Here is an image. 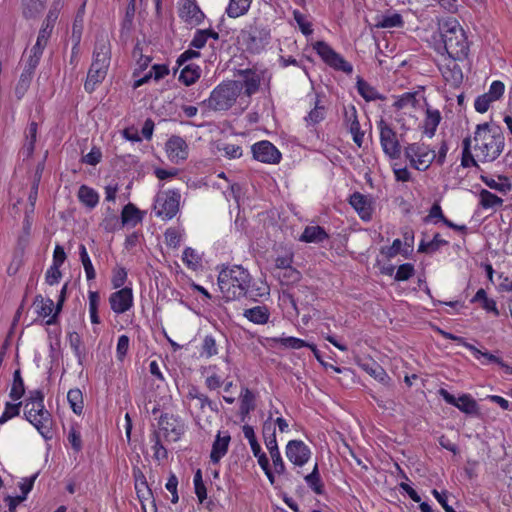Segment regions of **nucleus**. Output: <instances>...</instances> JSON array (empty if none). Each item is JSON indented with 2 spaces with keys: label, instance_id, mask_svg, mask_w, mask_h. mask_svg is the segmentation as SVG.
Masks as SVG:
<instances>
[{
  "label": "nucleus",
  "instance_id": "1",
  "mask_svg": "<svg viewBox=\"0 0 512 512\" xmlns=\"http://www.w3.org/2000/svg\"><path fill=\"white\" fill-rule=\"evenodd\" d=\"M474 150L481 162H492L503 152L505 138L499 126L482 123L476 126Z\"/></svg>",
  "mask_w": 512,
  "mask_h": 512
},
{
  "label": "nucleus",
  "instance_id": "2",
  "mask_svg": "<svg viewBox=\"0 0 512 512\" xmlns=\"http://www.w3.org/2000/svg\"><path fill=\"white\" fill-rule=\"evenodd\" d=\"M251 276L240 265L224 268L218 276V286L226 301L249 297Z\"/></svg>",
  "mask_w": 512,
  "mask_h": 512
},
{
  "label": "nucleus",
  "instance_id": "3",
  "mask_svg": "<svg viewBox=\"0 0 512 512\" xmlns=\"http://www.w3.org/2000/svg\"><path fill=\"white\" fill-rule=\"evenodd\" d=\"M444 48L448 56L454 61H462L467 58L469 44L464 29L455 18H448L439 23Z\"/></svg>",
  "mask_w": 512,
  "mask_h": 512
},
{
  "label": "nucleus",
  "instance_id": "4",
  "mask_svg": "<svg viewBox=\"0 0 512 512\" xmlns=\"http://www.w3.org/2000/svg\"><path fill=\"white\" fill-rule=\"evenodd\" d=\"M110 57L111 50L108 41L103 38L98 39L93 51V60L84 83L86 92L92 93L96 86L105 79L110 64Z\"/></svg>",
  "mask_w": 512,
  "mask_h": 512
},
{
  "label": "nucleus",
  "instance_id": "5",
  "mask_svg": "<svg viewBox=\"0 0 512 512\" xmlns=\"http://www.w3.org/2000/svg\"><path fill=\"white\" fill-rule=\"evenodd\" d=\"M24 415L42 436L48 438L52 420L44 407V394L41 390L30 391L29 397L25 400Z\"/></svg>",
  "mask_w": 512,
  "mask_h": 512
},
{
  "label": "nucleus",
  "instance_id": "6",
  "mask_svg": "<svg viewBox=\"0 0 512 512\" xmlns=\"http://www.w3.org/2000/svg\"><path fill=\"white\" fill-rule=\"evenodd\" d=\"M240 90L241 87L237 81L222 83L214 88L210 97L202 104L213 111H226L234 105Z\"/></svg>",
  "mask_w": 512,
  "mask_h": 512
},
{
  "label": "nucleus",
  "instance_id": "7",
  "mask_svg": "<svg viewBox=\"0 0 512 512\" xmlns=\"http://www.w3.org/2000/svg\"><path fill=\"white\" fill-rule=\"evenodd\" d=\"M184 433V424L173 415L165 413L160 416L158 430L154 433L155 444L152 448H165L178 441Z\"/></svg>",
  "mask_w": 512,
  "mask_h": 512
},
{
  "label": "nucleus",
  "instance_id": "8",
  "mask_svg": "<svg viewBox=\"0 0 512 512\" xmlns=\"http://www.w3.org/2000/svg\"><path fill=\"white\" fill-rule=\"evenodd\" d=\"M239 38L242 40L247 50L259 52L268 43L270 33L269 30L255 21L253 24L241 30Z\"/></svg>",
  "mask_w": 512,
  "mask_h": 512
},
{
  "label": "nucleus",
  "instance_id": "9",
  "mask_svg": "<svg viewBox=\"0 0 512 512\" xmlns=\"http://www.w3.org/2000/svg\"><path fill=\"white\" fill-rule=\"evenodd\" d=\"M181 194L178 190H168L157 194L154 204L156 215L172 219L179 211Z\"/></svg>",
  "mask_w": 512,
  "mask_h": 512
},
{
  "label": "nucleus",
  "instance_id": "10",
  "mask_svg": "<svg viewBox=\"0 0 512 512\" xmlns=\"http://www.w3.org/2000/svg\"><path fill=\"white\" fill-rule=\"evenodd\" d=\"M314 49L317 51L323 61L330 67L334 68L335 70L342 71L346 74L352 73V65L348 63L340 54L335 52L324 41H317L314 44Z\"/></svg>",
  "mask_w": 512,
  "mask_h": 512
},
{
  "label": "nucleus",
  "instance_id": "11",
  "mask_svg": "<svg viewBox=\"0 0 512 512\" xmlns=\"http://www.w3.org/2000/svg\"><path fill=\"white\" fill-rule=\"evenodd\" d=\"M380 130V143L384 153L390 159H398L401 155V145L396 132L383 120L378 122Z\"/></svg>",
  "mask_w": 512,
  "mask_h": 512
},
{
  "label": "nucleus",
  "instance_id": "12",
  "mask_svg": "<svg viewBox=\"0 0 512 512\" xmlns=\"http://www.w3.org/2000/svg\"><path fill=\"white\" fill-rule=\"evenodd\" d=\"M251 151L253 158L262 163L278 164L282 157L280 151L267 140L253 144Z\"/></svg>",
  "mask_w": 512,
  "mask_h": 512
},
{
  "label": "nucleus",
  "instance_id": "13",
  "mask_svg": "<svg viewBox=\"0 0 512 512\" xmlns=\"http://www.w3.org/2000/svg\"><path fill=\"white\" fill-rule=\"evenodd\" d=\"M439 395L450 405L457 407L460 411L469 415H478L479 407L474 398L469 394H463L459 398L449 393L446 389L441 388Z\"/></svg>",
  "mask_w": 512,
  "mask_h": 512
},
{
  "label": "nucleus",
  "instance_id": "14",
  "mask_svg": "<svg viewBox=\"0 0 512 512\" xmlns=\"http://www.w3.org/2000/svg\"><path fill=\"white\" fill-rule=\"evenodd\" d=\"M165 150L173 163H179L188 157V145L180 136H171L165 144Z\"/></svg>",
  "mask_w": 512,
  "mask_h": 512
},
{
  "label": "nucleus",
  "instance_id": "15",
  "mask_svg": "<svg viewBox=\"0 0 512 512\" xmlns=\"http://www.w3.org/2000/svg\"><path fill=\"white\" fill-rule=\"evenodd\" d=\"M128 223V204L122 207L121 220H119L115 211L110 207L107 208V216L103 220L102 226L107 232H114L123 228Z\"/></svg>",
  "mask_w": 512,
  "mask_h": 512
},
{
  "label": "nucleus",
  "instance_id": "16",
  "mask_svg": "<svg viewBox=\"0 0 512 512\" xmlns=\"http://www.w3.org/2000/svg\"><path fill=\"white\" fill-rule=\"evenodd\" d=\"M350 205L357 211L360 218L369 221L372 218V206L366 196L359 192H354L349 199Z\"/></svg>",
  "mask_w": 512,
  "mask_h": 512
},
{
  "label": "nucleus",
  "instance_id": "17",
  "mask_svg": "<svg viewBox=\"0 0 512 512\" xmlns=\"http://www.w3.org/2000/svg\"><path fill=\"white\" fill-rule=\"evenodd\" d=\"M180 17L189 24L198 25L202 22L204 14L195 2L186 0L180 9Z\"/></svg>",
  "mask_w": 512,
  "mask_h": 512
},
{
  "label": "nucleus",
  "instance_id": "18",
  "mask_svg": "<svg viewBox=\"0 0 512 512\" xmlns=\"http://www.w3.org/2000/svg\"><path fill=\"white\" fill-rule=\"evenodd\" d=\"M133 476L137 497L141 502L143 509L145 510L144 501L149 500L152 497V492L148 487L147 481L139 468L133 469Z\"/></svg>",
  "mask_w": 512,
  "mask_h": 512
},
{
  "label": "nucleus",
  "instance_id": "19",
  "mask_svg": "<svg viewBox=\"0 0 512 512\" xmlns=\"http://www.w3.org/2000/svg\"><path fill=\"white\" fill-rule=\"evenodd\" d=\"M256 407L255 395L249 388H242L240 395L239 415L241 422H245L249 413Z\"/></svg>",
  "mask_w": 512,
  "mask_h": 512
},
{
  "label": "nucleus",
  "instance_id": "20",
  "mask_svg": "<svg viewBox=\"0 0 512 512\" xmlns=\"http://www.w3.org/2000/svg\"><path fill=\"white\" fill-rule=\"evenodd\" d=\"M109 303L111 309L116 314L124 313L128 310V287H124L114 293H112L109 297Z\"/></svg>",
  "mask_w": 512,
  "mask_h": 512
},
{
  "label": "nucleus",
  "instance_id": "21",
  "mask_svg": "<svg viewBox=\"0 0 512 512\" xmlns=\"http://www.w3.org/2000/svg\"><path fill=\"white\" fill-rule=\"evenodd\" d=\"M329 238L325 229L321 226H307L299 240L306 243H321Z\"/></svg>",
  "mask_w": 512,
  "mask_h": 512
},
{
  "label": "nucleus",
  "instance_id": "22",
  "mask_svg": "<svg viewBox=\"0 0 512 512\" xmlns=\"http://www.w3.org/2000/svg\"><path fill=\"white\" fill-rule=\"evenodd\" d=\"M47 0H21L22 15L25 19H35L44 10Z\"/></svg>",
  "mask_w": 512,
  "mask_h": 512
},
{
  "label": "nucleus",
  "instance_id": "23",
  "mask_svg": "<svg viewBox=\"0 0 512 512\" xmlns=\"http://www.w3.org/2000/svg\"><path fill=\"white\" fill-rule=\"evenodd\" d=\"M168 74L169 69L166 65L155 64L152 66V69L149 72H147L143 77L135 79L133 83V88L136 89L144 83H147L152 78V76H154L155 80H160Z\"/></svg>",
  "mask_w": 512,
  "mask_h": 512
},
{
  "label": "nucleus",
  "instance_id": "24",
  "mask_svg": "<svg viewBox=\"0 0 512 512\" xmlns=\"http://www.w3.org/2000/svg\"><path fill=\"white\" fill-rule=\"evenodd\" d=\"M249 321L255 324H265L269 320V310L266 306H255L244 310L243 314Z\"/></svg>",
  "mask_w": 512,
  "mask_h": 512
},
{
  "label": "nucleus",
  "instance_id": "25",
  "mask_svg": "<svg viewBox=\"0 0 512 512\" xmlns=\"http://www.w3.org/2000/svg\"><path fill=\"white\" fill-rule=\"evenodd\" d=\"M441 121V114L439 110H433L428 108L426 110V117L424 120V133L429 137H433L437 126Z\"/></svg>",
  "mask_w": 512,
  "mask_h": 512
},
{
  "label": "nucleus",
  "instance_id": "26",
  "mask_svg": "<svg viewBox=\"0 0 512 512\" xmlns=\"http://www.w3.org/2000/svg\"><path fill=\"white\" fill-rule=\"evenodd\" d=\"M375 20L376 23L374 25L377 28H394L402 27L404 25L403 18L399 13H393L391 15H378Z\"/></svg>",
  "mask_w": 512,
  "mask_h": 512
},
{
  "label": "nucleus",
  "instance_id": "27",
  "mask_svg": "<svg viewBox=\"0 0 512 512\" xmlns=\"http://www.w3.org/2000/svg\"><path fill=\"white\" fill-rule=\"evenodd\" d=\"M252 3V0H230L226 13L230 18H237L245 15Z\"/></svg>",
  "mask_w": 512,
  "mask_h": 512
},
{
  "label": "nucleus",
  "instance_id": "28",
  "mask_svg": "<svg viewBox=\"0 0 512 512\" xmlns=\"http://www.w3.org/2000/svg\"><path fill=\"white\" fill-rule=\"evenodd\" d=\"M449 242L445 239H442L439 233H436L433 236L431 241L422 240L418 247L419 253L432 254L440 249L442 246L448 245Z\"/></svg>",
  "mask_w": 512,
  "mask_h": 512
},
{
  "label": "nucleus",
  "instance_id": "29",
  "mask_svg": "<svg viewBox=\"0 0 512 512\" xmlns=\"http://www.w3.org/2000/svg\"><path fill=\"white\" fill-rule=\"evenodd\" d=\"M356 86L358 93L366 101H375L382 99V96L378 93V91L361 77H358Z\"/></svg>",
  "mask_w": 512,
  "mask_h": 512
},
{
  "label": "nucleus",
  "instance_id": "30",
  "mask_svg": "<svg viewBox=\"0 0 512 512\" xmlns=\"http://www.w3.org/2000/svg\"><path fill=\"white\" fill-rule=\"evenodd\" d=\"M37 129H38V125L34 121L31 122L26 129V132H25L26 142L23 146V153L27 157H30L34 152L35 142H36V138H37Z\"/></svg>",
  "mask_w": 512,
  "mask_h": 512
},
{
  "label": "nucleus",
  "instance_id": "31",
  "mask_svg": "<svg viewBox=\"0 0 512 512\" xmlns=\"http://www.w3.org/2000/svg\"><path fill=\"white\" fill-rule=\"evenodd\" d=\"M242 74L244 76L243 87L245 88V94L247 96H251L258 91L260 86V79L251 70H245L242 72ZM240 87L242 88V85H240Z\"/></svg>",
  "mask_w": 512,
  "mask_h": 512
},
{
  "label": "nucleus",
  "instance_id": "32",
  "mask_svg": "<svg viewBox=\"0 0 512 512\" xmlns=\"http://www.w3.org/2000/svg\"><path fill=\"white\" fill-rule=\"evenodd\" d=\"M67 400L72 409V411L81 415L84 408L83 394L80 389H70L67 393Z\"/></svg>",
  "mask_w": 512,
  "mask_h": 512
},
{
  "label": "nucleus",
  "instance_id": "33",
  "mask_svg": "<svg viewBox=\"0 0 512 512\" xmlns=\"http://www.w3.org/2000/svg\"><path fill=\"white\" fill-rule=\"evenodd\" d=\"M132 57L137 58V62H136L137 67L133 71V77L137 78V77H139L140 72H142L143 70H145L148 67L152 58L149 56H144L142 54V49L140 48L139 43H137L134 46L133 51H132Z\"/></svg>",
  "mask_w": 512,
  "mask_h": 512
},
{
  "label": "nucleus",
  "instance_id": "34",
  "mask_svg": "<svg viewBox=\"0 0 512 512\" xmlns=\"http://www.w3.org/2000/svg\"><path fill=\"white\" fill-rule=\"evenodd\" d=\"M79 200L89 208H94L99 200L96 191L86 185H82L78 191Z\"/></svg>",
  "mask_w": 512,
  "mask_h": 512
},
{
  "label": "nucleus",
  "instance_id": "35",
  "mask_svg": "<svg viewBox=\"0 0 512 512\" xmlns=\"http://www.w3.org/2000/svg\"><path fill=\"white\" fill-rule=\"evenodd\" d=\"M442 74L446 81L453 85H459L463 80V73L460 66L453 60L452 65H447L442 71Z\"/></svg>",
  "mask_w": 512,
  "mask_h": 512
},
{
  "label": "nucleus",
  "instance_id": "36",
  "mask_svg": "<svg viewBox=\"0 0 512 512\" xmlns=\"http://www.w3.org/2000/svg\"><path fill=\"white\" fill-rule=\"evenodd\" d=\"M189 396L195 400V405L202 411L205 412L209 409L211 412L217 413L219 408L216 402L209 399V397L203 393L196 392L195 394L189 393Z\"/></svg>",
  "mask_w": 512,
  "mask_h": 512
},
{
  "label": "nucleus",
  "instance_id": "37",
  "mask_svg": "<svg viewBox=\"0 0 512 512\" xmlns=\"http://www.w3.org/2000/svg\"><path fill=\"white\" fill-rule=\"evenodd\" d=\"M262 433L266 448H278L276 440V427L273 421L269 420L264 422Z\"/></svg>",
  "mask_w": 512,
  "mask_h": 512
},
{
  "label": "nucleus",
  "instance_id": "38",
  "mask_svg": "<svg viewBox=\"0 0 512 512\" xmlns=\"http://www.w3.org/2000/svg\"><path fill=\"white\" fill-rule=\"evenodd\" d=\"M200 77V68L197 65L189 64L185 66L179 76V80L186 86L194 84Z\"/></svg>",
  "mask_w": 512,
  "mask_h": 512
},
{
  "label": "nucleus",
  "instance_id": "39",
  "mask_svg": "<svg viewBox=\"0 0 512 512\" xmlns=\"http://www.w3.org/2000/svg\"><path fill=\"white\" fill-rule=\"evenodd\" d=\"M307 485L318 495L324 493V485L318 472V466L315 464L313 471L305 476Z\"/></svg>",
  "mask_w": 512,
  "mask_h": 512
},
{
  "label": "nucleus",
  "instance_id": "40",
  "mask_svg": "<svg viewBox=\"0 0 512 512\" xmlns=\"http://www.w3.org/2000/svg\"><path fill=\"white\" fill-rule=\"evenodd\" d=\"M480 205L485 208H496L500 207L503 204V199L498 197L497 195L491 193L488 190L483 189L480 192Z\"/></svg>",
  "mask_w": 512,
  "mask_h": 512
},
{
  "label": "nucleus",
  "instance_id": "41",
  "mask_svg": "<svg viewBox=\"0 0 512 512\" xmlns=\"http://www.w3.org/2000/svg\"><path fill=\"white\" fill-rule=\"evenodd\" d=\"M24 393H25L24 382L21 377L20 370L17 369V370H15V372L13 374V383H12V387H11L9 396L13 400H18L24 395Z\"/></svg>",
  "mask_w": 512,
  "mask_h": 512
},
{
  "label": "nucleus",
  "instance_id": "42",
  "mask_svg": "<svg viewBox=\"0 0 512 512\" xmlns=\"http://www.w3.org/2000/svg\"><path fill=\"white\" fill-rule=\"evenodd\" d=\"M254 456L258 459V464L262 468V470L265 472L267 478L269 479L271 484L275 483V476L271 469L269 458L267 457L266 453L263 452V450H252Z\"/></svg>",
  "mask_w": 512,
  "mask_h": 512
},
{
  "label": "nucleus",
  "instance_id": "43",
  "mask_svg": "<svg viewBox=\"0 0 512 512\" xmlns=\"http://www.w3.org/2000/svg\"><path fill=\"white\" fill-rule=\"evenodd\" d=\"M436 158L435 152H427L424 155H418L414 159H411L410 165L420 171H425L432 164L434 159Z\"/></svg>",
  "mask_w": 512,
  "mask_h": 512
},
{
  "label": "nucleus",
  "instance_id": "44",
  "mask_svg": "<svg viewBox=\"0 0 512 512\" xmlns=\"http://www.w3.org/2000/svg\"><path fill=\"white\" fill-rule=\"evenodd\" d=\"M471 138L466 137L463 142V151H462V158H461V165L465 168L470 166L478 167L477 161L473 154L471 153Z\"/></svg>",
  "mask_w": 512,
  "mask_h": 512
},
{
  "label": "nucleus",
  "instance_id": "45",
  "mask_svg": "<svg viewBox=\"0 0 512 512\" xmlns=\"http://www.w3.org/2000/svg\"><path fill=\"white\" fill-rule=\"evenodd\" d=\"M79 255H80L81 263H82L85 273H86L87 280L95 279V277H96L95 269L92 265L91 259L87 252V249H86L85 245H83V244H81L79 246Z\"/></svg>",
  "mask_w": 512,
  "mask_h": 512
},
{
  "label": "nucleus",
  "instance_id": "46",
  "mask_svg": "<svg viewBox=\"0 0 512 512\" xmlns=\"http://www.w3.org/2000/svg\"><path fill=\"white\" fill-rule=\"evenodd\" d=\"M34 306L40 316L47 317L51 315L54 303L51 299H44L41 295H38L34 300Z\"/></svg>",
  "mask_w": 512,
  "mask_h": 512
},
{
  "label": "nucleus",
  "instance_id": "47",
  "mask_svg": "<svg viewBox=\"0 0 512 512\" xmlns=\"http://www.w3.org/2000/svg\"><path fill=\"white\" fill-rule=\"evenodd\" d=\"M362 452L363 450H343L341 456L346 460H349L350 458L354 459L357 465L368 470V464H371V461L367 457H363Z\"/></svg>",
  "mask_w": 512,
  "mask_h": 512
},
{
  "label": "nucleus",
  "instance_id": "48",
  "mask_svg": "<svg viewBox=\"0 0 512 512\" xmlns=\"http://www.w3.org/2000/svg\"><path fill=\"white\" fill-rule=\"evenodd\" d=\"M427 152L435 151L429 149V147L423 143H412L405 148V157L410 161L411 159H414L418 155L427 154Z\"/></svg>",
  "mask_w": 512,
  "mask_h": 512
},
{
  "label": "nucleus",
  "instance_id": "49",
  "mask_svg": "<svg viewBox=\"0 0 512 512\" xmlns=\"http://www.w3.org/2000/svg\"><path fill=\"white\" fill-rule=\"evenodd\" d=\"M464 347L469 349L477 359H479L480 357H484L485 359H487L488 362L496 363L499 366H504V361L501 358H499L487 351L482 352L481 350H479L478 348H476L474 345H472L470 343H464Z\"/></svg>",
  "mask_w": 512,
  "mask_h": 512
},
{
  "label": "nucleus",
  "instance_id": "50",
  "mask_svg": "<svg viewBox=\"0 0 512 512\" xmlns=\"http://www.w3.org/2000/svg\"><path fill=\"white\" fill-rule=\"evenodd\" d=\"M100 301V296L96 291H89V312L91 322L93 324L100 323V319L98 316V305Z\"/></svg>",
  "mask_w": 512,
  "mask_h": 512
},
{
  "label": "nucleus",
  "instance_id": "51",
  "mask_svg": "<svg viewBox=\"0 0 512 512\" xmlns=\"http://www.w3.org/2000/svg\"><path fill=\"white\" fill-rule=\"evenodd\" d=\"M287 456L295 465L302 466L310 458V450H286Z\"/></svg>",
  "mask_w": 512,
  "mask_h": 512
},
{
  "label": "nucleus",
  "instance_id": "52",
  "mask_svg": "<svg viewBox=\"0 0 512 512\" xmlns=\"http://www.w3.org/2000/svg\"><path fill=\"white\" fill-rule=\"evenodd\" d=\"M42 170H43V165H38L36 174H35V178H34V181H33L29 196H28V200L31 205V212L34 211V206H35V203L37 200L38 186H39V181H40Z\"/></svg>",
  "mask_w": 512,
  "mask_h": 512
},
{
  "label": "nucleus",
  "instance_id": "53",
  "mask_svg": "<svg viewBox=\"0 0 512 512\" xmlns=\"http://www.w3.org/2000/svg\"><path fill=\"white\" fill-rule=\"evenodd\" d=\"M218 353L216 340L211 335L203 339L201 355L210 358Z\"/></svg>",
  "mask_w": 512,
  "mask_h": 512
},
{
  "label": "nucleus",
  "instance_id": "54",
  "mask_svg": "<svg viewBox=\"0 0 512 512\" xmlns=\"http://www.w3.org/2000/svg\"><path fill=\"white\" fill-rule=\"evenodd\" d=\"M68 339L70 347L74 351L79 362H81V359L84 356V351L82 349V340L80 335L77 332H70L68 335Z\"/></svg>",
  "mask_w": 512,
  "mask_h": 512
},
{
  "label": "nucleus",
  "instance_id": "55",
  "mask_svg": "<svg viewBox=\"0 0 512 512\" xmlns=\"http://www.w3.org/2000/svg\"><path fill=\"white\" fill-rule=\"evenodd\" d=\"M21 405H22V402H19L16 404L7 402L5 404V410L2 413V415L0 416V424L2 425L5 422H7L9 419H11L15 416H18L20 413Z\"/></svg>",
  "mask_w": 512,
  "mask_h": 512
},
{
  "label": "nucleus",
  "instance_id": "56",
  "mask_svg": "<svg viewBox=\"0 0 512 512\" xmlns=\"http://www.w3.org/2000/svg\"><path fill=\"white\" fill-rule=\"evenodd\" d=\"M364 367H365V370L371 376H373L376 380H378L381 383H386L387 380L389 379V376L387 375L385 370L379 364L373 363L371 366L366 364V365H364Z\"/></svg>",
  "mask_w": 512,
  "mask_h": 512
},
{
  "label": "nucleus",
  "instance_id": "57",
  "mask_svg": "<svg viewBox=\"0 0 512 512\" xmlns=\"http://www.w3.org/2000/svg\"><path fill=\"white\" fill-rule=\"evenodd\" d=\"M275 263L277 268L289 269V277L293 278V280L300 278V272L291 268L292 259L290 257H278Z\"/></svg>",
  "mask_w": 512,
  "mask_h": 512
},
{
  "label": "nucleus",
  "instance_id": "58",
  "mask_svg": "<svg viewBox=\"0 0 512 512\" xmlns=\"http://www.w3.org/2000/svg\"><path fill=\"white\" fill-rule=\"evenodd\" d=\"M83 22H84V19L82 18L81 15L75 16L73 26H72V39L75 42L73 50L76 49L80 43L81 34H82V30H83Z\"/></svg>",
  "mask_w": 512,
  "mask_h": 512
},
{
  "label": "nucleus",
  "instance_id": "59",
  "mask_svg": "<svg viewBox=\"0 0 512 512\" xmlns=\"http://www.w3.org/2000/svg\"><path fill=\"white\" fill-rule=\"evenodd\" d=\"M415 269L411 263H405L398 267L395 280L396 281H406L410 279L414 275Z\"/></svg>",
  "mask_w": 512,
  "mask_h": 512
},
{
  "label": "nucleus",
  "instance_id": "60",
  "mask_svg": "<svg viewBox=\"0 0 512 512\" xmlns=\"http://www.w3.org/2000/svg\"><path fill=\"white\" fill-rule=\"evenodd\" d=\"M417 103L416 95L415 93H404L402 96L397 99L394 103V107L398 110L403 109L408 106L415 107Z\"/></svg>",
  "mask_w": 512,
  "mask_h": 512
},
{
  "label": "nucleus",
  "instance_id": "61",
  "mask_svg": "<svg viewBox=\"0 0 512 512\" xmlns=\"http://www.w3.org/2000/svg\"><path fill=\"white\" fill-rule=\"evenodd\" d=\"M325 117V109L323 106H319L318 101L315 103V107L310 111L306 117V121L309 124H317L322 121Z\"/></svg>",
  "mask_w": 512,
  "mask_h": 512
},
{
  "label": "nucleus",
  "instance_id": "62",
  "mask_svg": "<svg viewBox=\"0 0 512 512\" xmlns=\"http://www.w3.org/2000/svg\"><path fill=\"white\" fill-rule=\"evenodd\" d=\"M59 9H60V0L54 1L53 5L50 8L42 25H45L49 28H54V24L59 15Z\"/></svg>",
  "mask_w": 512,
  "mask_h": 512
},
{
  "label": "nucleus",
  "instance_id": "63",
  "mask_svg": "<svg viewBox=\"0 0 512 512\" xmlns=\"http://www.w3.org/2000/svg\"><path fill=\"white\" fill-rule=\"evenodd\" d=\"M294 20L297 22V24L300 27L301 32L304 35H310L313 30L311 28V24L306 21L305 16L298 10H295L293 12Z\"/></svg>",
  "mask_w": 512,
  "mask_h": 512
},
{
  "label": "nucleus",
  "instance_id": "64",
  "mask_svg": "<svg viewBox=\"0 0 512 512\" xmlns=\"http://www.w3.org/2000/svg\"><path fill=\"white\" fill-rule=\"evenodd\" d=\"M505 90V85L501 81H494L490 85L489 91L486 93L489 98L496 101L501 98Z\"/></svg>",
  "mask_w": 512,
  "mask_h": 512
}]
</instances>
